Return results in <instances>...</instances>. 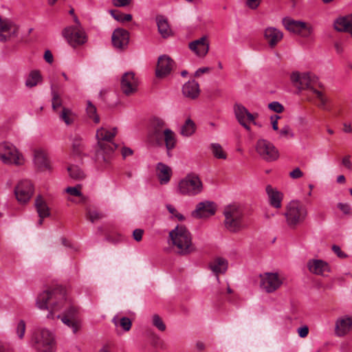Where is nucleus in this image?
Returning a JSON list of instances; mask_svg holds the SVG:
<instances>
[{
  "instance_id": "nucleus-1",
  "label": "nucleus",
  "mask_w": 352,
  "mask_h": 352,
  "mask_svg": "<svg viewBox=\"0 0 352 352\" xmlns=\"http://www.w3.org/2000/svg\"><path fill=\"white\" fill-rule=\"evenodd\" d=\"M36 305L40 309L49 310L47 318L54 319L55 312L64 309L61 316L78 319V309L67 299L66 290L62 286L52 287L40 293L36 298Z\"/></svg>"
},
{
  "instance_id": "nucleus-2",
  "label": "nucleus",
  "mask_w": 352,
  "mask_h": 352,
  "mask_svg": "<svg viewBox=\"0 0 352 352\" xmlns=\"http://www.w3.org/2000/svg\"><path fill=\"white\" fill-rule=\"evenodd\" d=\"M169 236L175 251L181 255H187L195 252L192 235L184 226H177L170 232Z\"/></svg>"
},
{
  "instance_id": "nucleus-3",
  "label": "nucleus",
  "mask_w": 352,
  "mask_h": 352,
  "mask_svg": "<svg viewBox=\"0 0 352 352\" xmlns=\"http://www.w3.org/2000/svg\"><path fill=\"white\" fill-rule=\"evenodd\" d=\"M223 215L225 227L230 232L236 233L245 228L244 212L240 205L232 204L226 206Z\"/></svg>"
},
{
  "instance_id": "nucleus-4",
  "label": "nucleus",
  "mask_w": 352,
  "mask_h": 352,
  "mask_svg": "<svg viewBox=\"0 0 352 352\" xmlns=\"http://www.w3.org/2000/svg\"><path fill=\"white\" fill-rule=\"evenodd\" d=\"M307 214V208L303 203L293 200L287 205L284 215L287 225L290 228H296L305 221Z\"/></svg>"
},
{
  "instance_id": "nucleus-5",
  "label": "nucleus",
  "mask_w": 352,
  "mask_h": 352,
  "mask_svg": "<svg viewBox=\"0 0 352 352\" xmlns=\"http://www.w3.org/2000/svg\"><path fill=\"white\" fill-rule=\"evenodd\" d=\"M32 346L38 352H53L54 339L52 332L46 329H36L32 336Z\"/></svg>"
},
{
  "instance_id": "nucleus-6",
  "label": "nucleus",
  "mask_w": 352,
  "mask_h": 352,
  "mask_svg": "<svg viewBox=\"0 0 352 352\" xmlns=\"http://www.w3.org/2000/svg\"><path fill=\"white\" fill-rule=\"evenodd\" d=\"M203 184L195 174H188L178 184L177 190L183 195L194 196L202 191Z\"/></svg>"
},
{
  "instance_id": "nucleus-7",
  "label": "nucleus",
  "mask_w": 352,
  "mask_h": 352,
  "mask_svg": "<svg viewBox=\"0 0 352 352\" xmlns=\"http://www.w3.org/2000/svg\"><path fill=\"white\" fill-rule=\"evenodd\" d=\"M0 160L7 164L22 165L24 158L12 144L8 142L0 144Z\"/></svg>"
},
{
  "instance_id": "nucleus-8",
  "label": "nucleus",
  "mask_w": 352,
  "mask_h": 352,
  "mask_svg": "<svg viewBox=\"0 0 352 352\" xmlns=\"http://www.w3.org/2000/svg\"><path fill=\"white\" fill-rule=\"evenodd\" d=\"M62 35L73 47L82 45L87 42L85 32L81 26H68L62 31Z\"/></svg>"
},
{
  "instance_id": "nucleus-9",
  "label": "nucleus",
  "mask_w": 352,
  "mask_h": 352,
  "mask_svg": "<svg viewBox=\"0 0 352 352\" xmlns=\"http://www.w3.org/2000/svg\"><path fill=\"white\" fill-rule=\"evenodd\" d=\"M290 78L292 82L296 85H298V87L302 89H307L313 91V89H316L317 85L321 87L318 77L309 72L300 74L295 72L291 74Z\"/></svg>"
},
{
  "instance_id": "nucleus-10",
  "label": "nucleus",
  "mask_w": 352,
  "mask_h": 352,
  "mask_svg": "<svg viewBox=\"0 0 352 352\" xmlns=\"http://www.w3.org/2000/svg\"><path fill=\"white\" fill-rule=\"evenodd\" d=\"M261 287L267 293H272L283 285L284 277L278 273L266 272L260 275Z\"/></svg>"
},
{
  "instance_id": "nucleus-11",
  "label": "nucleus",
  "mask_w": 352,
  "mask_h": 352,
  "mask_svg": "<svg viewBox=\"0 0 352 352\" xmlns=\"http://www.w3.org/2000/svg\"><path fill=\"white\" fill-rule=\"evenodd\" d=\"M256 151L265 161L272 162L278 158L279 154L274 145L265 139H260L256 144Z\"/></svg>"
},
{
  "instance_id": "nucleus-12",
  "label": "nucleus",
  "mask_w": 352,
  "mask_h": 352,
  "mask_svg": "<svg viewBox=\"0 0 352 352\" xmlns=\"http://www.w3.org/2000/svg\"><path fill=\"white\" fill-rule=\"evenodd\" d=\"M283 25L289 32L300 35L302 37H308L311 34V27L306 23L296 21L290 17L283 19Z\"/></svg>"
},
{
  "instance_id": "nucleus-13",
  "label": "nucleus",
  "mask_w": 352,
  "mask_h": 352,
  "mask_svg": "<svg viewBox=\"0 0 352 352\" xmlns=\"http://www.w3.org/2000/svg\"><path fill=\"white\" fill-rule=\"evenodd\" d=\"M19 28L10 19L0 16V42L6 43L12 37H16Z\"/></svg>"
},
{
  "instance_id": "nucleus-14",
  "label": "nucleus",
  "mask_w": 352,
  "mask_h": 352,
  "mask_svg": "<svg viewBox=\"0 0 352 352\" xmlns=\"http://www.w3.org/2000/svg\"><path fill=\"white\" fill-rule=\"evenodd\" d=\"M234 114L239 123L243 126L247 131L251 130L250 126L247 122H252L254 124H256L255 118L258 114L251 113L243 105L236 104L234 107Z\"/></svg>"
},
{
  "instance_id": "nucleus-15",
  "label": "nucleus",
  "mask_w": 352,
  "mask_h": 352,
  "mask_svg": "<svg viewBox=\"0 0 352 352\" xmlns=\"http://www.w3.org/2000/svg\"><path fill=\"white\" fill-rule=\"evenodd\" d=\"M139 85L138 78L133 72H128L123 74L121 79V90L126 96L134 94L138 91Z\"/></svg>"
},
{
  "instance_id": "nucleus-16",
  "label": "nucleus",
  "mask_w": 352,
  "mask_h": 352,
  "mask_svg": "<svg viewBox=\"0 0 352 352\" xmlns=\"http://www.w3.org/2000/svg\"><path fill=\"white\" fill-rule=\"evenodd\" d=\"M174 61L167 55L160 56L155 66V78L163 79L169 76L173 70Z\"/></svg>"
},
{
  "instance_id": "nucleus-17",
  "label": "nucleus",
  "mask_w": 352,
  "mask_h": 352,
  "mask_svg": "<svg viewBox=\"0 0 352 352\" xmlns=\"http://www.w3.org/2000/svg\"><path fill=\"white\" fill-rule=\"evenodd\" d=\"M34 192L33 185L29 180H23L15 187L14 194L18 201L26 203L31 198Z\"/></svg>"
},
{
  "instance_id": "nucleus-18",
  "label": "nucleus",
  "mask_w": 352,
  "mask_h": 352,
  "mask_svg": "<svg viewBox=\"0 0 352 352\" xmlns=\"http://www.w3.org/2000/svg\"><path fill=\"white\" fill-rule=\"evenodd\" d=\"M129 32L123 28L116 29L111 36L112 45L118 50H124L129 43Z\"/></svg>"
},
{
  "instance_id": "nucleus-19",
  "label": "nucleus",
  "mask_w": 352,
  "mask_h": 352,
  "mask_svg": "<svg viewBox=\"0 0 352 352\" xmlns=\"http://www.w3.org/2000/svg\"><path fill=\"white\" fill-rule=\"evenodd\" d=\"M188 47L198 57L204 58L209 51L210 43L207 36H204L189 43Z\"/></svg>"
},
{
  "instance_id": "nucleus-20",
  "label": "nucleus",
  "mask_w": 352,
  "mask_h": 352,
  "mask_svg": "<svg viewBox=\"0 0 352 352\" xmlns=\"http://www.w3.org/2000/svg\"><path fill=\"white\" fill-rule=\"evenodd\" d=\"M216 212L215 204L212 201H205L197 205L196 209L192 212L195 218H207Z\"/></svg>"
},
{
  "instance_id": "nucleus-21",
  "label": "nucleus",
  "mask_w": 352,
  "mask_h": 352,
  "mask_svg": "<svg viewBox=\"0 0 352 352\" xmlns=\"http://www.w3.org/2000/svg\"><path fill=\"white\" fill-rule=\"evenodd\" d=\"M98 144L100 148L96 151L97 160L108 162L110 160L111 154L116 149L117 145L112 142V141L98 142Z\"/></svg>"
},
{
  "instance_id": "nucleus-22",
  "label": "nucleus",
  "mask_w": 352,
  "mask_h": 352,
  "mask_svg": "<svg viewBox=\"0 0 352 352\" xmlns=\"http://www.w3.org/2000/svg\"><path fill=\"white\" fill-rule=\"evenodd\" d=\"M307 267L312 274L326 276L330 272L329 265L320 259H311L307 262Z\"/></svg>"
},
{
  "instance_id": "nucleus-23",
  "label": "nucleus",
  "mask_w": 352,
  "mask_h": 352,
  "mask_svg": "<svg viewBox=\"0 0 352 352\" xmlns=\"http://www.w3.org/2000/svg\"><path fill=\"white\" fill-rule=\"evenodd\" d=\"M155 175L160 184L166 185L170 181L173 171L170 166L160 162L155 167Z\"/></svg>"
},
{
  "instance_id": "nucleus-24",
  "label": "nucleus",
  "mask_w": 352,
  "mask_h": 352,
  "mask_svg": "<svg viewBox=\"0 0 352 352\" xmlns=\"http://www.w3.org/2000/svg\"><path fill=\"white\" fill-rule=\"evenodd\" d=\"M283 32L276 28L269 27L264 31V38L271 48H274L283 39Z\"/></svg>"
},
{
  "instance_id": "nucleus-25",
  "label": "nucleus",
  "mask_w": 352,
  "mask_h": 352,
  "mask_svg": "<svg viewBox=\"0 0 352 352\" xmlns=\"http://www.w3.org/2000/svg\"><path fill=\"white\" fill-rule=\"evenodd\" d=\"M155 22L157 23L158 32L163 38L166 39L173 36V30L167 18L163 16H157L155 17Z\"/></svg>"
},
{
  "instance_id": "nucleus-26",
  "label": "nucleus",
  "mask_w": 352,
  "mask_h": 352,
  "mask_svg": "<svg viewBox=\"0 0 352 352\" xmlns=\"http://www.w3.org/2000/svg\"><path fill=\"white\" fill-rule=\"evenodd\" d=\"M266 192L268 196L270 204L275 208H280L282 206L283 195L276 188H273L271 185L266 186Z\"/></svg>"
},
{
  "instance_id": "nucleus-27",
  "label": "nucleus",
  "mask_w": 352,
  "mask_h": 352,
  "mask_svg": "<svg viewBox=\"0 0 352 352\" xmlns=\"http://www.w3.org/2000/svg\"><path fill=\"white\" fill-rule=\"evenodd\" d=\"M352 331V317L344 316L338 319L336 323V333L343 336Z\"/></svg>"
},
{
  "instance_id": "nucleus-28",
  "label": "nucleus",
  "mask_w": 352,
  "mask_h": 352,
  "mask_svg": "<svg viewBox=\"0 0 352 352\" xmlns=\"http://www.w3.org/2000/svg\"><path fill=\"white\" fill-rule=\"evenodd\" d=\"M182 93L186 98H197L200 94L199 85L195 80H189L183 85Z\"/></svg>"
},
{
  "instance_id": "nucleus-29",
  "label": "nucleus",
  "mask_w": 352,
  "mask_h": 352,
  "mask_svg": "<svg viewBox=\"0 0 352 352\" xmlns=\"http://www.w3.org/2000/svg\"><path fill=\"white\" fill-rule=\"evenodd\" d=\"M334 28L338 32H348L351 34L352 14L337 19L334 22Z\"/></svg>"
},
{
  "instance_id": "nucleus-30",
  "label": "nucleus",
  "mask_w": 352,
  "mask_h": 352,
  "mask_svg": "<svg viewBox=\"0 0 352 352\" xmlns=\"http://www.w3.org/2000/svg\"><path fill=\"white\" fill-rule=\"evenodd\" d=\"M210 268L218 276L219 274H223L227 270L228 261L223 258L217 257L210 262Z\"/></svg>"
},
{
  "instance_id": "nucleus-31",
  "label": "nucleus",
  "mask_w": 352,
  "mask_h": 352,
  "mask_svg": "<svg viewBox=\"0 0 352 352\" xmlns=\"http://www.w3.org/2000/svg\"><path fill=\"white\" fill-rule=\"evenodd\" d=\"M163 136L168 155L170 157V151L175 147L177 143L175 133L170 129H166L163 131Z\"/></svg>"
},
{
  "instance_id": "nucleus-32",
  "label": "nucleus",
  "mask_w": 352,
  "mask_h": 352,
  "mask_svg": "<svg viewBox=\"0 0 352 352\" xmlns=\"http://www.w3.org/2000/svg\"><path fill=\"white\" fill-rule=\"evenodd\" d=\"M34 163L41 170L50 169L48 159L45 152L42 150H36L34 151Z\"/></svg>"
},
{
  "instance_id": "nucleus-33",
  "label": "nucleus",
  "mask_w": 352,
  "mask_h": 352,
  "mask_svg": "<svg viewBox=\"0 0 352 352\" xmlns=\"http://www.w3.org/2000/svg\"><path fill=\"white\" fill-rule=\"evenodd\" d=\"M35 207L40 218L44 219L50 215V208L41 195L36 198Z\"/></svg>"
},
{
  "instance_id": "nucleus-34",
  "label": "nucleus",
  "mask_w": 352,
  "mask_h": 352,
  "mask_svg": "<svg viewBox=\"0 0 352 352\" xmlns=\"http://www.w3.org/2000/svg\"><path fill=\"white\" fill-rule=\"evenodd\" d=\"M117 128L114 127L111 131L104 128L98 129L96 132L98 142L112 141L117 133Z\"/></svg>"
},
{
  "instance_id": "nucleus-35",
  "label": "nucleus",
  "mask_w": 352,
  "mask_h": 352,
  "mask_svg": "<svg viewBox=\"0 0 352 352\" xmlns=\"http://www.w3.org/2000/svg\"><path fill=\"white\" fill-rule=\"evenodd\" d=\"M60 318L63 323L72 329L74 333L78 331L80 328V322L78 319L67 318V316H61L60 314H55V318Z\"/></svg>"
},
{
  "instance_id": "nucleus-36",
  "label": "nucleus",
  "mask_w": 352,
  "mask_h": 352,
  "mask_svg": "<svg viewBox=\"0 0 352 352\" xmlns=\"http://www.w3.org/2000/svg\"><path fill=\"white\" fill-rule=\"evenodd\" d=\"M84 144L82 139L79 135H75L72 141V153L76 156H82Z\"/></svg>"
},
{
  "instance_id": "nucleus-37",
  "label": "nucleus",
  "mask_w": 352,
  "mask_h": 352,
  "mask_svg": "<svg viewBox=\"0 0 352 352\" xmlns=\"http://www.w3.org/2000/svg\"><path fill=\"white\" fill-rule=\"evenodd\" d=\"M195 131V124L194 122L188 118L181 128L180 133L183 136L188 137L192 135Z\"/></svg>"
},
{
  "instance_id": "nucleus-38",
  "label": "nucleus",
  "mask_w": 352,
  "mask_h": 352,
  "mask_svg": "<svg viewBox=\"0 0 352 352\" xmlns=\"http://www.w3.org/2000/svg\"><path fill=\"white\" fill-rule=\"evenodd\" d=\"M41 81V75L40 72L38 70H33L30 73L25 81V85L28 87H33Z\"/></svg>"
},
{
  "instance_id": "nucleus-39",
  "label": "nucleus",
  "mask_w": 352,
  "mask_h": 352,
  "mask_svg": "<svg viewBox=\"0 0 352 352\" xmlns=\"http://www.w3.org/2000/svg\"><path fill=\"white\" fill-rule=\"evenodd\" d=\"M59 118L67 125H69L74 122L76 116L71 109L63 107L62 111L59 114Z\"/></svg>"
},
{
  "instance_id": "nucleus-40",
  "label": "nucleus",
  "mask_w": 352,
  "mask_h": 352,
  "mask_svg": "<svg viewBox=\"0 0 352 352\" xmlns=\"http://www.w3.org/2000/svg\"><path fill=\"white\" fill-rule=\"evenodd\" d=\"M210 150L212 155L217 159L226 160L227 154L223 151L222 146L218 143H212L210 144Z\"/></svg>"
},
{
  "instance_id": "nucleus-41",
  "label": "nucleus",
  "mask_w": 352,
  "mask_h": 352,
  "mask_svg": "<svg viewBox=\"0 0 352 352\" xmlns=\"http://www.w3.org/2000/svg\"><path fill=\"white\" fill-rule=\"evenodd\" d=\"M69 175L71 178L76 180H80L85 178L83 171L77 166H69L67 168Z\"/></svg>"
},
{
  "instance_id": "nucleus-42",
  "label": "nucleus",
  "mask_w": 352,
  "mask_h": 352,
  "mask_svg": "<svg viewBox=\"0 0 352 352\" xmlns=\"http://www.w3.org/2000/svg\"><path fill=\"white\" fill-rule=\"evenodd\" d=\"M112 322L116 325H119L124 331H129L132 327V322L130 318L127 317H122L118 322L116 318H113Z\"/></svg>"
},
{
  "instance_id": "nucleus-43",
  "label": "nucleus",
  "mask_w": 352,
  "mask_h": 352,
  "mask_svg": "<svg viewBox=\"0 0 352 352\" xmlns=\"http://www.w3.org/2000/svg\"><path fill=\"white\" fill-rule=\"evenodd\" d=\"M52 89V109L54 111H57L58 109L62 106V99L58 93V91L55 89L54 86H51Z\"/></svg>"
},
{
  "instance_id": "nucleus-44",
  "label": "nucleus",
  "mask_w": 352,
  "mask_h": 352,
  "mask_svg": "<svg viewBox=\"0 0 352 352\" xmlns=\"http://www.w3.org/2000/svg\"><path fill=\"white\" fill-rule=\"evenodd\" d=\"M86 111L89 118L92 119L95 123L100 122V118L97 114L96 107L89 100L87 102Z\"/></svg>"
},
{
  "instance_id": "nucleus-45",
  "label": "nucleus",
  "mask_w": 352,
  "mask_h": 352,
  "mask_svg": "<svg viewBox=\"0 0 352 352\" xmlns=\"http://www.w3.org/2000/svg\"><path fill=\"white\" fill-rule=\"evenodd\" d=\"M110 13L116 21L122 23L131 21L132 20V15L130 14H124L116 10H111Z\"/></svg>"
},
{
  "instance_id": "nucleus-46",
  "label": "nucleus",
  "mask_w": 352,
  "mask_h": 352,
  "mask_svg": "<svg viewBox=\"0 0 352 352\" xmlns=\"http://www.w3.org/2000/svg\"><path fill=\"white\" fill-rule=\"evenodd\" d=\"M86 217L88 220L94 223L96 221L102 219L103 217V215L97 210L87 209L86 212Z\"/></svg>"
},
{
  "instance_id": "nucleus-47",
  "label": "nucleus",
  "mask_w": 352,
  "mask_h": 352,
  "mask_svg": "<svg viewBox=\"0 0 352 352\" xmlns=\"http://www.w3.org/2000/svg\"><path fill=\"white\" fill-rule=\"evenodd\" d=\"M312 92L316 95V98L320 101V102L318 104V106L321 109H325L327 100L324 96L323 93L317 90L316 89H313Z\"/></svg>"
},
{
  "instance_id": "nucleus-48",
  "label": "nucleus",
  "mask_w": 352,
  "mask_h": 352,
  "mask_svg": "<svg viewBox=\"0 0 352 352\" xmlns=\"http://www.w3.org/2000/svg\"><path fill=\"white\" fill-rule=\"evenodd\" d=\"M25 332V322L24 320H21L16 326V333L20 339H23Z\"/></svg>"
},
{
  "instance_id": "nucleus-49",
  "label": "nucleus",
  "mask_w": 352,
  "mask_h": 352,
  "mask_svg": "<svg viewBox=\"0 0 352 352\" xmlns=\"http://www.w3.org/2000/svg\"><path fill=\"white\" fill-rule=\"evenodd\" d=\"M268 108L276 113H282L284 110V107L278 102L274 101L268 104Z\"/></svg>"
},
{
  "instance_id": "nucleus-50",
  "label": "nucleus",
  "mask_w": 352,
  "mask_h": 352,
  "mask_svg": "<svg viewBox=\"0 0 352 352\" xmlns=\"http://www.w3.org/2000/svg\"><path fill=\"white\" fill-rule=\"evenodd\" d=\"M279 134L282 137H294V133H292L291 128L288 125H285L279 131Z\"/></svg>"
},
{
  "instance_id": "nucleus-51",
  "label": "nucleus",
  "mask_w": 352,
  "mask_h": 352,
  "mask_svg": "<svg viewBox=\"0 0 352 352\" xmlns=\"http://www.w3.org/2000/svg\"><path fill=\"white\" fill-rule=\"evenodd\" d=\"M261 1L262 0H246L245 5L251 10H256L259 7Z\"/></svg>"
},
{
  "instance_id": "nucleus-52",
  "label": "nucleus",
  "mask_w": 352,
  "mask_h": 352,
  "mask_svg": "<svg viewBox=\"0 0 352 352\" xmlns=\"http://www.w3.org/2000/svg\"><path fill=\"white\" fill-rule=\"evenodd\" d=\"M166 207L169 212L173 214L179 221H182L184 219V216L182 214L179 213L174 206H173L172 205H168Z\"/></svg>"
},
{
  "instance_id": "nucleus-53",
  "label": "nucleus",
  "mask_w": 352,
  "mask_h": 352,
  "mask_svg": "<svg viewBox=\"0 0 352 352\" xmlns=\"http://www.w3.org/2000/svg\"><path fill=\"white\" fill-rule=\"evenodd\" d=\"M66 192L75 197H80L82 196V193L80 190L78 189L77 187H68L66 188Z\"/></svg>"
},
{
  "instance_id": "nucleus-54",
  "label": "nucleus",
  "mask_w": 352,
  "mask_h": 352,
  "mask_svg": "<svg viewBox=\"0 0 352 352\" xmlns=\"http://www.w3.org/2000/svg\"><path fill=\"white\" fill-rule=\"evenodd\" d=\"M144 234V230L142 229H135L133 232V237L134 240L139 242L142 240V236Z\"/></svg>"
},
{
  "instance_id": "nucleus-55",
  "label": "nucleus",
  "mask_w": 352,
  "mask_h": 352,
  "mask_svg": "<svg viewBox=\"0 0 352 352\" xmlns=\"http://www.w3.org/2000/svg\"><path fill=\"white\" fill-rule=\"evenodd\" d=\"M155 327L162 331H164L166 330L165 324L163 322L160 316L157 315H155Z\"/></svg>"
},
{
  "instance_id": "nucleus-56",
  "label": "nucleus",
  "mask_w": 352,
  "mask_h": 352,
  "mask_svg": "<svg viewBox=\"0 0 352 352\" xmlns=\"http://www.w3.org/2000/svg\"><path fill=\"white\" fill-rule=\"evenodd\" d=\"M289 176L292 179H298L303 176V173L299 168H296L292 172L289 173Z\"/></svg>"
},
{
  "instance_id": "nucleus-57",
  "label": "nucleus",
  "mask_w": 352,
  "mask_h": 352,
  "mask_svg": "<svg viewBox=\"0 0 352 352\" xmlns=\"http://www.w3.org/2000/svg\"><path fill=\"white\" fill-rule=\"evenodd\" d=\"M112 1L116 7H125L131 3V0H112Z\"/></svg>"
},
{
  "instance_id": "nucleus-58",
  "label": "nucleus",
  "mask_w": 352,
  "mask_h": 352,
  "mask_svg": "<svg viewBox=\"0 0 352 352\" xmlns=\"http://www.w3.org/2000/svg\"><path fill=\"white\" fill-rule=\"evenodd\" d=\"M298 333L300 338H305L309 333V328L307 326H303L298 329Z\"/></svg>"
},
{
  "instance_id": "nucleus-59",
  "label": "nucleus",
  "mask_w": 352,
  "mask_h": 352,
  "mask_svg": "<svg viewBox=\"0 0 352 352\" xmlns=\"http://www.w3.org/2000/svg\"><path fill=\"white\" fill-rule=\"evenodd\" d=\"M338 208L344 214H349L351 210V207L348 204L339 203L338 204Z\"/></svg>"
},
{
  "instance_id": "nucleus-60",
  "label": "nucleus",
  "mask_w": 352,
  "mask_h": 352,
  "mask_svg": "<svg viewBox=\"0 0 352 352\" xmlns=\"http://www.w3.org/2000/svg\"><path fill=\"white\" fill-rule=\"evenodd\" d=\"M280 118V116H277V115H275V116H271V121H272V128L274 131H278V120Z\"/></svg>"
},
{
  "instance_id": "nucleus-61",
  "label": "nucleus",
  "mask_w": 352,
  "mask_h": 352,
  "mask_svg": "<svg viewBox=\"0 0 352 352\" xmlns=\"http://www.w3.org/2000/svg\"><path fill=\"white\" fill-rule=\"evenodd\" d=\"M211 70L210 67H201L199 68L195 73V77H199L201 74L208 73Z\"/></svg>"
},
{
  "instance_id": "nucleus-62",
  "label": "nucleus",
  "mask_w": 352,
  "mask_h": 352,
  "mask_svg": "<svg viewBox=\"0 0 352 352\" xmlns=\"http://www.w3.org/2000/svg\"><path fill=\"white\" fill-rule=\"evenodd\" d=\"M342 164L347 168L351 169L352 168V163L350 160V156L346 155L342 159Z\"/></svg>"
},
{
  "instance_id": "nucleus-63",
  "label": "nucleus",
  "mask_w": 352,
  "mask_h": 352,
  "mask_svg": "<svg viewBox=\"0 0 352 352\" xmlns=\"http://www.w3.org/2000/svg\"><path fill=\"white\" fill-rule=\"evenodd\" d=\"M44 58L48 63H52L53 62V55L50 50H46L45 52Z\"/></svg>"
},
{
  "instance_id": "nucleus-64",
  "label": "nucleus",
  "mask_w": 352,
  "mask_h": 352,
  "mask_svg": "<svg viewBox=\"0 0 352 352\" xmlns=\"http://www.w3.org/2000/svg\"><path fill=\"white\" fill-rule=\"evenodd\" d=\"M333 251L340 258L345 257L346 255L343 253L340 249V248L338 245H333L332 247Z\"/></svg>"
}]
</instances>
